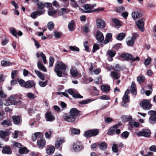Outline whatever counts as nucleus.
Masks as SVG:
<instances>
[{
  "mask_svg": "<svg viewBox=\"0 0 156 156\" xmlns=\"http://www.w3.org/2000/svg\"><path fill=\"white\" fill-rule=\"evenodd\" d=\"M68 27L70 31H73L75 29V24L73 22H70L68 25Z\"/></svg>",
  "mask_w": 156,
  "mask_h": 156,
  "instance_id": "38",
  "label": "nucleus"
},
{
  "mask_svg": "<svg viewBox=\"0 0 156 156\" xmlns=\"http://www.w3.org/2000/svg\"><path fill=\"white\" fill-rule=\"evenodd\" d=\"M3 153L10 154L11 153V149L9 147L6 146L3 147L2 151Z\"/></svg>",
  "mask_w": 156,
  "mask_h": 156,
  "instance_id": "26",
  "label": "nucleus"
},
{
  "mask_svg": "<svg viewBox=\"0 0 156 156\" xmlns=\"http://www.w3.org/2000/svg\"><path fill=\"white\" fill-rule=\"evenodd\" d=\"M43 136V134L39 132H37L34 134V136H33L32 139L33 141H35L38 138H41Z\"/></svg>",
  "mask_w": 156,
  "mask_h": 156,
  "instance_id": "28",
  "label": "nucleus"
},
{
  "mask_svg": "<svg viewBox=\"0 0 156 156\" xmlns=\"http://www.w3.org/2000/svg\"><path fill=\"white\" fill-rule=\"evenodd\" d=\"M129 133L127 131H125L121 134V137L122 139H126L129 136Z\"/></svg>",
  "mask_w": 156,
  "mask_h": 156,
  "instance_id": "48",
  "label": "nucleus"
},
{
  "mask_svg": "<svg viewBox=\"0 0 156 156\" xmlns=\"http://www.w3.org/2000/svg\"><path fill=\"white\" fill-rule=\"evenodd\" d=\"M67 66L61 61L56 62L54 70L57 75L59 77L62 76V74L66 70Z\"/></svg>",
  "mask_w": 156,
  "mask_h": 156,
  "instance_id": "1",
  "label": "nucleus"
},
{
  "mask_svg": "<svg viewBox=\"0 0 156 156\" xmlns=\"http://www.w3.org/2000/svg\"><path fill=\"white\" fill-rule=\"evenodd\" d=\"M36 55L37 58H39L40 57H41L42 58L43 62L44 64H45L47 63V61L46 59V57L42 52H41L40 53L37 52L36 53Z\"/></svg>",
  "mask_w": 156,
  "mask_h": 156,
  "instance_id": "21",
  "label": "nucleus"
},
{
  "mask_svg": "<svg viewBox=\"0 0 156 156\" xmlns=\"http://www.w3.org/2000/svg\"><path fill=\"white\" fill-rule=\"evenodd\" d=\"M144 19H141L140 20H138L137 22H136V25L138 29L142 32L144 31Z\"/></svg>",
  "mask_w": 156,
  "mask_h": 156,
  "instance_id": "8",
  "label": "nucleus"
},
{
  "mask_svg": "<svg viewBox=\"0 0 156 156\" xmlns=\"http://www.w3.org/2000/svg\"><path fill=\"white\" fill-rule=\"evenodd\" d=\"M17 102L13 96H11L7 100L5 104L6 105H16L17 104Z\"/></svg>",
  "mask_w": 156,
  "mask_h": 156,
  "instance_id": "12",
  "label": "nucleus"
},
{
  "mask_svg": "<svg viewBox=\"0 0 156 156\" xmlns=\"http://www.w3.org/2000/svg\"><path fill=\"white\" fill-rule=\"evenodd\" d=\"M94 100L92 99H88L86 100H83L79 102L80 104H88L91 102L94 101Z\"/></svg>",
  "mask_w": 156,
  "mask_h": 156,
  "instance_id": "40",
  "label": "nucleus"
},
{
  "mask_svg": "<svg viewBox=\"0 0 156 156\" xmlns=\"http://www.w3.org/2000/svg\"><path fill=\"white\" fill-rule=\"evenodd\" d=\"M96 25L97 27L100 29H103L105 26V21L101 19H98L97 20Z\"/></svg>",
  "mask_w": 156,
  "mask_h": 156,
  "instance_id": "11",
  "label": "nucleus"
},
{
  "mask_svg": "<svg viewBox=\"0 0 156 156\" xmlns=\"http://www.w3.org/2000/svg\"><path fill=\"white\" fill-rule=\"evenodd\" d=\"M1 125L3 126H10L12 125L11 121L9 120H5L1 123Z\"/></svg>",
  "mask_w": 156,
  "mask_h": 156,
  "instance_id": "36",
  "label": "nucleus"
},
{
  "mask_svg": "<svg viewBox=\"0 0 156 156\" xmlns=\"http://www.w3.org/2000/svg\"><path fill=\"white\" fill-rule=\"evenodd\" d=\"M0 97L1 98H6V94L3 92L2 88H0Z\"/></svg>",
  "mask_w": 156,
  "mask_h": 156,
  "instance_id": "56",
  "label": "nucleus"
},
{
  "mask_svg": "<svg viewBox=\"0 0 156 156\" xmlns=\"http://www.w3.org/2000/svg\"><path fill=\"white\" fill-rule=\"evenodd\" d=\"M145 77L144 76H138L137 78V80L139 83L144 82L145 80Z\"/></svg>",
  "mask_w": 156,
  "mask_h": 156,
  "instance_id": "45",
  "label": "nucleus"
},
{
  "mask_svg": "<svg viewBox=\"0 0 156 156\" xmlns=\"http://www.w3.org/2000/svg\"><path fill=\"white\" fill-rule=\"evenodd\" d=\"M63 119L68 122H74L75 121L76 117L69 115L66 114L63 116Z\"/></svg>",
  "mask_w": 156,
  "mask_h": 156,
  "instance_id": "10",
  "label": "nucleus"
},
{
  "mask_svg": "<svg viewBox=\"0 0 156 156\" xmlns=\"http://www.w3.org/2000/svg\"><path fill=\"white\" fill-rule=\"evenodd\" d=\"M55 147L53 146H51L50 148L47 151V153L48 154H53L55 151Z\"/></svg>",
  "mask_w": 156,
  "mask_h": 156,
  "instance_id": "52",
  "label": "nucleus"
},
{
  "mask_svg": "<svg viewBox=\"0 0 156 156\" xmlns=\"http://www.w3.org/2000/svg\"><path fill=\"white\" fill-rule=\"evenodd\" d=\"M45 12L43 9H40L32 12L30 14V17L33 19H35L37 17V16H39L43 14Z\"/></svg>",
  "mask_w": 156,
  "mask_h": 156,
  "instance_id": "7",
  "label": "nucleus"
},
{
  "mask_svg": "<svg viewBox=\"0 0 156 156\" xmlns=\"http://www.w3.org/2000/svg\"><path fill=\"white\" fill-rule=\"evenodd\" d=\"M52 131L51 129H49L48 131L46 132L45 136L46 138H50L52 134Z\"/></svg>",
  "mask_w": 156,
  "mask_h": 156,
  "instance_id": "54",
  "label": "nucleus"
},
{
  "mask_svg": "<svg viewBox=\"0 0 156 156\" xmlns=\"http://www.w3.org/2000/svg\"><path fill=\"white\" fill-rule=\"evenodd\" d=\"M70 72L72 76L75 77L78 74V72L76 69L75 68H71Z\"/></svg>",
  "mask_w": 156,
  "mask_h": 156,
  "instance_id": "34",
  "label": "nucleus"
},
{
  "mask_svg": "<svg viewBox=\"0 0 156 156\" xmlns=\"http://www.w3.org/2000/svg\"><path fill=\"white\" fill-rule=\"evenodd\" d=\"M19 153L21 154H27L29 152V151L27 150L26 147H21L19 148Z\"/></svg>",
  "mask_w": 156,
  "mask_h": 156,
  "instance_id": "42",
  "label": "nucleus"
},
{
  "mask_svg": "<svg viewBox=\"0 0 156 156\" xmlns=\"http://www.w3.org/2000/svg\"><path fill=\"white\" fill-rule=\"evenodd\" d=\"M129 125L131 127L134 126L136 127H137L140 126V124L139 122L132 121H131L129 122Z\"/></svg>",
  "mask_w": 156,
  "mask_h": 156,
  "instance_id": "41",
  "label": "nucleus"
},
{
  "mask_svg": "<svg viewBox=\"0 0 156 156\" xmlns=\"http://www.w3.org/2000/svg\"><path fill=\"white\" fill-rule=\"evenodd\" d=\"M34 72L37 76L41 80H44V76L43 74L40 71L37 70H35Z\"/></svg>",
  "mask_w": 156,
  "mask_h": 156,
  "instance_id": "30",
  "label": "nucleus"
},
{
  "mask_svg": "<svg viewBox=\"0 0 156 156\" xmlns=\"http://www.w3.org/2000/svg\"><path fill=\"white\" fill-rule=\"evenodd\" d=\"M37 144L39 147L43 148L45 144V142L44 139L41 138L37 140Z\"/></svg>",
  "mask_w": 156,
  "mask_h": 156,
  "instance_id": "25",
  "label": "nucleus"
},
{
  "mask_svg": "<svg viewBox=\"0 0 156 156\" xmlns=\"http://www.w3.org/2000/svg\"><path fill=\"white\" fill-rule=\"evenodd\" d=\"M125 34L123 33H119L116 37V39L118 40H121L123 39L125 37Z\"/></svg>",
  "mask_w": 156,
  "mask_h": 156,
  "instance_id": "43",
  "label": "nucleus"
},
{
  "mask_svg": "<svg viewBox=\"0 0 156 156\" xmlns=\"http://www.w3.org/2000/svg\"><path fill=\"white\" fill-rule=\"evenodd\" d=\"M125 10V8L122 6H120V7H117L116 8V11L119 12H121L124 11Z\"/></svg>",
  "mask_w": 156,
  "mask_h": 156,
  "instance_id": "60",
  "label": "nucleus"
},
{
  "mask_svg": "<svg viewBox=\"0 0 156 156\" xmlns=\"http://www.w3.org/2000/svg\"><path fill=\"white\" fill-rule=\"evenodd\" d=\"M69 113L71 115L76 118L78 115L79 112L76 108H73L70 109Z\"/></svg>",
  "mask_w": 156,
  "mask_h": 156,
  "instance_id": "19",
  "label": "nucleus"
},
{
  "mask_svg": "<svg viewBox=\"0 0 156 156\" xmlns=\"http://www.w3.org/2000/svg\"><path fill=\"white\" fill-rule=\"evenodd\" d=\"M57 12V11L53 8L50 9L48 10V14L51 16L54 15Z\"/></svg>",
  "mask_w": 156,
  "mask_h": 156,
  "instance_id": "31",
  "label": "nucleus"
},
{
  "mask_svg": "<svg viewBox=\"0 0 156 156\" xmlns=\"http://www.w3.org/2000/svg\"><path fill=\"white\" fill-rule=\"evenodd\" d=\"M134 43V41L130 38L128 39L126 41V44L129 46H132L133 45Z\"/></svg>",
  "mask_w": 156,
  "mask_h": 156,
  "instance_id": "53",
  "label": "nucleus"
},
{
  "mask_svg": "<svg viewBox=\"0 0 156 156\" xmlns=\"http://www.w3.org/2000/svg\"><path fill=\"white\" fill-rule=\"evenodd\" d=\"M54 62V58L52 57H50L49 59V66L50 67H52L53 66Z\"/></svg>",
  "mask_w": 156,
  "mask_h": 156,
  "instance_id": "59",
  "label": "nucleus"
},
{
  "mask_svg": "<svg viewBox=\"0 0 156 156\" xmlns=\"http://www.w3.org/2000/svg\"><path fill=\"white\" fill-rule=\"evenodd\" d=\"M9 62L8 61H2L1 62V65L3 66H6L9 65Z\"/></svg>",
  "mask_w": 156,
  "mask_h": 156,
  "instance_id": "64",
  "label": "nucleus"
},
{
  "mask_svg": "<svg viewBox=\"0 0 156 156\" xmlns=\"http://www.w3.org/2000/svg\"><path fill=\"white\" fill-rule=\"evenodd\" d=\"M45 115L47 121H53L55 119V117L50 112H47L46 113Z\"/></svg>",
  "mask_w": 156,
  "mask_h": 156,
  "instance_id": "15",
  "label": "nucleus"
},
{
  "mask_svg": "<svg viewBox=\"0 0 156 156\" xmlns=\"http://www.w3.org/2000/svg\"><path fill=\"white\" fill-rule=\"evenodd\" d=\"M112 20L117 28H119L121 26L120 22L118 19L116 18H113Z\"/></svg>",
  "mask_w": 156,
  "mask_h": 156,
  "instance_id": "27",
  "label": "nucleus"
},
{
  "mask_svg": "<svg viewBox=\"0 0 156 156\" xmlns=\"http://www.w3.org/2000/svg\"><path fill=\"white\" fill-rule=\"evenodd\" d=\"M80 132L79 129H77L74 128H72L71 129V133L72 134H78L80 133Z\"/></svg>",
  "mask_w": 156,
  "mask_h": 156,
  "instance_id": "51",
  "label": "nucleus"
},
{
  "mask_svg": "<svg viewBox=\"0 0 156 156\" xmlns=\"http://www.w3.org/2000/svg\"><path fill=\"white\" fill-rule=\"evenodd\" d=\"M99 147L102 150H105L107 148V144L105 142H102L100 143L99 145Z\"/></svg>",
  "mask_w": 156,
  "mask_h": 156,
  "instance_id": "50",
  "label": "nucleus"
},
{
  "mask_svg": "<svg viewBox=\"0 0 156 156\" xmlns=\"http://www.w3.org/2000/svg\"><path fill=\"white\" fill-rule=\"evenodd\" d=\"M107 55L111 58L110 59H109V61H112V58L116 54V52L114 51H113L110 50H108L107 52Z\"/></svg>",
  "mask_w": 156,
  "mask_h": 156,
  "instance_id": "24",
  "label": "nucleus"
},
{
  "mask_svg": "<svg viewBox=\"0 0 156 156\" xmlns=\"http://www.w3.org/2000/svg\"><path fill=\"white\" fill-rule=\"evenodd\" d=\"M122 100L123 102H129V99L128 95H124L122 98Z\"/></svg>",
  "mask_w": 156,
  "mask_h": 156,
  "instance_id": "61",
  "label": "nucleus"
},
{
  "mask_svg": "<svg viewBox=\"0 0 156 156\" xmlns=\"http://www.w3.org/2000/svg\"><path fill=\"white\" fill-rule=\"evenodd\" d=\"M64 140L62 139H59L56 141L55 147L56 148H58L64 142Z\"/></svg>",
  "mask_w": 156,
  "mask_h": 156,
  "instance_id": "44",
  "label": "nucleus"
},
{
  "mask_svg": "<svg viewBox=\"0 0 156 156\" xmlns=\"http://www.w3.org/2000/svg\"><path fill=\"white\" fill-rule=\"evenodd\" d=\"M71 6L74 8H76L79 7V5L77 2L75 0H73L70 3Z\"/></svg>",
  "mask_w": 156,
  "mask_h": 156,
  "instance_id": "49",
  "label": "nucleus"
},
{
  "mask_svg": "<svg viewBox=\"0 0 156 156\" xmlns=\"http://www.w3.org/2000/svg\"><path fill=\"white\" fill-rule=\"evenodd\" d=\"M12 119L13 122L15 125H19L21 122V118L19 116L16 115L13 116L12 117Z\"/></svg>",
  "mask_w": 156,
  "mask_h": 156,
  "instance_id": "20",
  "label": "nucleus"
},
{
  "mask_svg": "<svg viewBox=\"0 0 156 156\" xmlns=\"http://www.w3.org/2000/svg\"><path fill=\"white\" fill-rule=\"evenodd\" d=\"M69 48L71 51H79V49L78 47L75 46H70Z\"/></svg>",
  "mask_w": 156,
  "mask_h": 156,
  "instance_id": "57",
  "label": "nucleus"
},
{
  "mask_svg": "<svg viewBox=\"0 0 156 156\" xmlns=\"http://www.w3.org/2000/svg\"><path fill=\"white\" fill-rule=\"evenodd\" d=\"M135 133L139 136L148 137L151 135V132L150 130L146 129L142 131H136Z\"/></svg>",
  "mask_w": 156,
  "mask_h": 156,
  "instance_id": "6",
  "label": "nucleus"
},
{
  "mask_svg": "<svg viewBox=\"0 0 156 156\" xmlns=\"http://www.w3.org/2000/svg\"><path fill=\"white\" fill-rule=\"evenodd\" d=\"M111 76L116 79H119L120 77L119 74L118 73L115 71H113L111 73Z\"/></svg>",
  "mask_w": 156,
  "mask_h": 156,
  "instance_id": "33",
  "label": "nucleus"
},
{
  "mask_svg": "<svg viewBox=\"0 0 156 156\" xmlns=\"http://www.w3.org/2000/svg\"><path fill=\"white\" fill-rule=\"evenodd\" d=\"M27 96L29 98L31 99H33L35 98L34 94L30 92H29L27 94Z\"/></svg>",
  "mask_w": 156,
  "mask_h": 156,
  "instance_id": "62",
  "label": "nucleus"
},
{
  "mask_svg": "<svg viewBox=\"0 0 156 156\" xmlns=\"http://www.w3.org/2000/svg\"><path fill=\"white\" fill-rule=\"evenodd\" d=\"M35 83L34 81L33 80H28L26 82L25 88H30L34 87Z\"/></svg>",
  "mask_w": 156,
  "mask_h": 156,
  "instance_id": "17",
  "label": "nucleus"
},
{
  "mask_svg": "<svg viewBox=\"0 0 156 156\" xmlns=\"http://www.w3.org/2000/svg\"><path fill=\"white\" fill-rule=\"evenodd\" d=\"M101 90L104 92H108L110 90V87L109 86L103 85L101 87Z\"/></svg>",
  "mask_w": 156,
  "mask_h": 156,
  "instance_id": "46",
  "label": "nucleus"
},
{
  "mask_svg": "<svg viewBox=\"0 0 156 156\" xmlns=\"http://www.w3.org/2000/svg\"><path fill=\"white\" fill-rule=\"evenodd\" d=\"M38 68L41 70L45 72H47V69L45 66H43L41 63L38 62L37 63Z\"/></svg>",
  "mask_w": 156,
  "mask_h": 156,
  "instance_id": "32",
  "label": "nucleus"
},
{
  "mask_svg": "<svg viewBox=\"0 0 156 156\" xmlns=\"http://www.w3.org/2000/svg\"><path fill=\"white\" fill-rule=\"evenodd\" d=\"M18 83L20 85L25 88L26 82L22 79H18Z\"/></svg>",
  "mask_w": 156,
  "mask_h": 156,
  "instance_id": "58",
  "label": "nucleus"
},
{
  "mask_svg": "<svg viewBox=\"0 0 156 156\" xmlns=\"http://www.w3.org/2000/svg\"><path fill=\"white\" fill-rule=\"evenodd\" d=\"M95 37L96 40L100 43L102 42L104 39L103 33L99 30L96 32Z\"/></svg>",
  "mask_w": 156,
  "mask_h": 156,
  "instance_id": "9",
  "label": "nucleus"
},
{
  "mask_svg": "<svg viewBox=\"0 0 156 156\" xmlns=\"http://www.w3.org/2000/svg\"><path fill=\"white\" fill-rule=\"evenodd\" d=\"M121 56L124 59L129 61L132 60V57L131 55L130 54L124 53L122 54Z\"/></svg>",
  "mask_w": 156,
  "mask_h": 156,
  "instance_id": "22",
  "label": "nucleus"
},
{
  "mask_svg": "<svg viewBox=\"0 0 156 156\" xmlns=\"http://www.w3.org/2000/svg\"><path fill=\"white\" fill-rule=\"evenodd\" d=\"M33 2L36 3L37 5L38 9H43L45 7H50L51 6V4L50 3L39 2L38 0H32Z\"/></svg>",
  "mask_w": 156,
  "mask_h": 156,
  "instance_id": "3",
  "label": "nucleus"
},
{
  "mask_svg": "<svg viewBox=\"0 0 156 156\" xmlns=\"http://www.w3.org/2000/svg\"><path fill=\"white\" fill-rule=\"evenodd\" d=\"M131 16L134 20H136L141 17L142 14L138 12H134L132 13Z\"/></svg>",
  "mask_w": 156,
  "mask_h": 156,
  "instance_id": "23",
  "label": "nucleus"
},
{
  "mask_svg": "<svg viewBox=\"0 0 156 156\" xmlns=\"http://www.w3.org/2000/svg\"><path fill=\"white\" fill-rule=\"evenodd\" d=\"M47 26L49 30L51 31L54 29V25L52 22L51 21L48 23Z\"/></svg>",
  "mask_w": 156,
  "mask_h": 156,
  "instance_id": "47",
  "label": "nucleus"
},
{
  "mask_svg": "<svg viewBox=\"0 0 156 156\" xmlns=\"http://www.w3.org/2000/svg\"><path fill=\"white\" fill-rule=\"evenodd\" d=\"M140 105L142 108L145 110L150 109L152 106L150 101L147 100H144L140 103Z\"/></svg>",
  "mask_w": 156,
  "mask_h": 156,
  "instance_id": "5",
  "label": "nucleus"
},
{
  "mask_svg": "<svg viewBox=\"0 0 156 156\" xmlns=\"http://www.w3.org/2000/svg\"><path fill=\"white\" fill-rule=\"evenodd\" d=\"M83 146L80 143H76L73 144V149L76 152L78 151L83 148Z\"/></svg>",
  "mask_w": 156,
  "mask_h": 156,
  "instance_id": "16",
  "label": "nucleus"
},
{
  "mask_svg": "<svg viewBox=\"0 0 156 156\" xmlns=\"http://www.w3.org/2000/svg\"><path fill=\"white\" fill-rule=\"evenodd\" d=\"M10 134V132L9 131H0V137L4 139L6 141H7L9 138L7 136Z\"/></svg>",
  "mask_w": 156,
  "mask_h": 156,
  "instance_id": "13",
  "label": "nucleus"
},
{
  "mask_svg": "<svg viewBox=\"0 0 156 156\" xmlns=\"http://www.w3.org/2000/svg\"><path fill=\"white\" fill-rule=\"evenodd\" d=\"M148 114L151 116L149 118V122L151 124H154L156 123V112L153 111H150L148 112Z\"/></svg>",
  "mask_w": 156,
  "mask_h": 156,
  "instance_id": "4",
  "label": "nucleus"
},
{
  "mask_svg": "<svg viewBox=\"0 0 156 156\" xmlns=\"http://www.w3.org/2000/svg\"><path fill=\"white\" fill-rule=\"evenodd\" d=\"M99 132V130L96 129L89 130L85 132L84 136L86 137L95 136Z\"/></svg>",
  "mask_w": 156,
  "mask_h": 156,
  "instance_id": "2",
  "label": "nucleus"
},
{
  "mask_svg": "<svg viewBox=\"0 0 156 156\" xmlns=\"http://www.w3.org/2000/svg\"><path fill=\"white\" fill-rule=\"evenodd\" d=\"M112 36V35L111 33H108L106 35V39L104 41V43L105 44L108 43L110 41Z\"/></svg>",
  "mask_w": 156,
  "mask_h": 156,
  "instance_id": "29",
  "label": "nucleus"
},
{
  "mask_svg": "<svg viewBox=\"0 0 156 156\" xmlns=\"http://www.w3.org/2000/svg\"><path fill=\"white\" fill-rule=\"evenodd\" d=\"M151 58L150 57H148L145 60L144 64L145 66L149 65L151 62Z\"/></svg>",
  "mask_w": 156,
  "mask_h": 156,
  "instance_id": "63",
  "label": "nucleus"
},
{
  "mask_svg": "<svg viewBox=\"0 0 156 156\" xmlns=\"http://www.w3.org/2000/svg\"><path fill=\"white\" fill-rule=\"evenodd\" d=\"M83 8L85 10V12L87 13H91L93 12L91 11L94 7L91 5L89 4H86L83 6Z\"/></svg>",
  "mask_w": 156,
  "mask_h": 156,
  "instance_id": "18",
  "label": "nucleus"
},
{
  "mask_svg": "<svg viewBox=\"0 0 156 156\" xmlns=\"http://www.w3.org/2000/svg\"><path fill=\"white\" fill-rule=\"evenodd\" d=\"M22 133L20 131H15L13 134V137L14 138H17L19 136H22Z\"/></svg>",
  "mask_w": 156,
  "mask_h": 156,
  "instance_id": "39",
  "label": "nucleus"
},
{
  "mask_svg": "<svg viewBox=\"0 0 156 156\" xmlns=\"http://www.w3.org/2000/svg\"><path fill=\"white\" fill-rule=\"evenodd\" d=\"M131 93L134 95H135L136 93L135 84L133 82L132 83L131 85Z\"/></svg>",
  "mask_w": 156,
  "mask_h": 156,
  "instance_id": "37",
  "label": "nucleus"
},
{
  "mask_svg": "<svg viewBox=\"0 0 156 156\" xmlns=\"http://www.w3.org/2000/svg\"><path fill=\"white\" fill-rule=\"evenodd\" d=\"M10 33L13 36L17 37V32L15 28H11L10 29Z\"/></svg>",
  "mask_w": 156,
  "mask_h": 156,
  "instance_id": "55",
  "label": "nucleus"
},
{
  "mask_svg": "<svg viewBox=\"0 0 156 156\" xmlns=\"http://www.w3.org/2000/svg\"><path fill=\"white\" fill-rule=\"evenodd\" d=\"M67 9L65 8L61 9L58 11V15L59 16H61L65 14L66 12Z\"/></svg>",
  "mask_w": 156,
  "mask_h": 156,
  "instance_id": "35",
  "label": "nucleus"
},
{
  "mask_svg": "<svg viewBox=\"0 0 156 156\" xmlns=\"http://www.w3.org/2000/svg\"><path fill=\"white\" fill-rule=\"evenodd\" d=\"M121 125V124H118L117 125L113 126L110 128V130L108 132V134L112 135L115 133L116 129L118 128V126Z\"/></svg>",
  "mask_w": 156,
  "mask_h": 156,
  "instance_id": "14",
  "label": "nucleus"
}]
</instances>
